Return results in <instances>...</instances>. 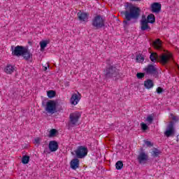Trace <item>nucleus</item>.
I'll list each match as a JSON object with an SVG mask.
<instances>
[{
	"label": "nucleus",
	"instance_id": "9b49d317",
	"mask_svg": "<svg viewBox=\"0 0 179 179\" xmlns=\"http://www.w3.org/2000/svg\"><path fill=\"white\" fill-rule=\"evenodd\" d=\"M176 131L174 130V127L173 126V122H171L165 131V136L169 138V136H173Z\"/></svg>",
	"mask_w": 179,
	"mask_h": 179
},
{
	"label": "nucleus",
	"instance_id": "72a5a7b5",
	"mask_svg": "<svg viewBox=\"0 0 179 179\" xmlns=\"http://www.w3.org/2000/svg\"><path fill=\"white\" fill-rule=\"evenodd\" d=\"M136 76H137L138 79H142V78L145 77V74L143 73H138L136 74Z\"/></svg>",
	"mask_w": 179,
	"mask_h": 179
},
{
	"label": "nucleus",
	"instance_id": "2f4dec72",
	"mask_svg": "<svg viewBox=\"0 0 179 179\" xmlns=\"http://www.w3.org/2000/svg\"><path fill=\"white\" fill-rule=\"evenodd\" d=\"M170 118H171V120H173V121H178V120H179L178 116H175L172 113L170 114Z\"/></svg>",
	"mask_w": 179,
	"mask_h": 179
},
{
	"label": "nucleus",
	"instance_id": "4468645a",
	"mask_svg": "<svg viewBox=\"0 0 179 179\" xmlns=\"http://www.w3.org/2000/svg\"><path fill=\"white\" fill-rule=\"evenodd\" d=\"M156 66L153 65H148L145 69V72L148 73V75H153L154 73H156Z\"/></svg>",
	"mask_w": 179,
	"mask_h": 179
},
{
	"label": "nucleus",
	"instance_id": "f704fd0d",
	"mask_svg": "<svg viewBox=\"0 0 179 179\" xmlns=\"http://www.w3.org/2000/svg\"><path fill=\"white\" fill-rule=\"evenodd\" d=\"M41 141V140L40 139V138H36L34 141V143L35 145H40V142Z\"/></svg>",
	"mask_w": 179,
	"mask_h": 179
},
{
	"label": "nucleus",
	"instance_id": "a878e982",
	"mask_svg": "<svg viewBox=\"0 0 179 179\" xmlns=\"http://www.w3.org/2000/svg\"><path fill=\"white\" fill-rule=\"evenodd\" d=\"M153 118H155V116L153 115H149L146 119L145 121L148 122V124H152L153 122Z\"/></svg>",
	"mask_w": 179,
	"mask_h": 179
},
{
	"label": "nucleus",
	"instance_id": "4c0bfd02",
	"mask_svg": "<svg viewBox=\"0 0 179 179\" xmlns=\"http://www.w3.org/2000/svg\"><path fill=\"white\" fill-rule=\"evenodd\" d=\"M48 68H49V66L48 64L47 66L43 67V71H47L48 69Z\"/></svg>",
	"mask_w": 179,
	"mask_h": 179
},
{
	"label": "nucleus",
	"instance_id": "9d476101",
	"mask_svg": "<svg viewBox=\"0 0 179 179\" xmlns=\"http://www.w3.org/2000/svg\"><path fill=\"white\" fill-rule=\"evenodd\" d=\"M77 15L80 22H83L89 20V15L87 13L80 11Z\"/></svg>",
	"mask_w": 179,
	"mask_h": 179
},
{
	"label": "nucleus",
	"instance_id": "393cba45",
	"mask_svg": "<svg viewBox=\"0 0 179 179\" xmlns=\"http://www.w3.org/2000/svg\"><path fill=\"white\" fill-rule=\"evenodd\" d=\"M159 155H160V151L156 148H154L151 152V155L152 156V157H157Z\"/></svg>",
	"mask_w": 179,
	"mask_h": 179
},
{
	"label": "nucleus",
	"instance_id": "7ed1b4c3",
	"mask_svg": "<svg viewBox=\"0 0 179 179\" xmlns=\"http://www.w3.org/2000/svg\"><path fill=\"white\" fill-rule=\"evenodd\" d=\"M106 76L107 78H115V80L120 79V72L115 67H110L106 70Z\"/></svg>",
	"mask_w": 179,
	"mask_h": 179
},
{
	"label": "nucleus",
	"instance_id": "c85d7f7f",
	"mask_svg": "<svg viewBox=\"0 0 179 179\" xmlns=\"http://www.w3.org/2000/svg\"><path fill=\"white\" fill-rule=\"evenodd\" d=\"M136 61L137 62H143V61H145V57L142 55H138L136 56Z\"/></svg>",
	"mask_w": 179,
	"mask_h": 179
},
{
	"label": "nucleus",
	"instance_id": "c756f323",
	"mask_svg": "<svg viewBox=\"0 0 179 179\" xmlns=\"http://www.w3.org/2000/svg\"><path fill=\"white\" fill-rule=\"evenodd\" d=\"M29 160H30V157H29V156H24L22 157V162L23 164H27V163H29Z\"/></svg>",
	"mask_w": 179,
	"mask_h": 179
},
{
	"label": "nucleus",
	"instance_id": "6e6552de",
	"mask_svg": "<svg viewBox=\"0 0 179 179\" xmlns=\"http://www.w3.org/2000/svg\"><path fill=\"white\" fill-rule=\"evenodd\" d=\"M24 50V48L23 46H16L13 48V46L11 47L12 50V55H14L15 57H22V54H23V51Z\"/></svg>",
	"mask_w": 179,
	"mask_h": 179
},
{
	"label": "nucleus",
	"instance_id": "f257e3e1",
	"mask_svg": "<svg viewBox=\"0 0 179 179\" xmlns=\"http://www.w3.org/2000/svg\"><path fill=\"white\" fill-rule=\"evenodd\" d=\"M125 11H122L121 15L124 16L125 19L129 22V20H136L141 15V9L135 6V5L131 3H127L124 5Z\"/></svg>",
	"mask_w": 179,
	"mask_h": 179
},
{
	"label": "nucleus",
	"instance_id": "7c9ffc66",
	"mask_svg": "<svg viewBox=\"0 0 179 179\" xmlns=\"http://www.w3.org/2000/svg\"><path fill=\"white\" fill-rule=\"evenodd\" d=\"M57 134V130L53 129L50 131L49 136L50 138H52V136H55V134Z\"/></svg>",
	"mask_w": 179,
	"mask_h": 179
},
{
	"label": "nucleus",
	"instance_id": "6ab92c4d",
	"mask_svg": "<svg viewBox=\"0 0 179 179\" xmlns=\"http://www.w3.org/2000/svg\"><path fill=\"white\" fill-rule=\"evenodd\" d=\"M48 44H50V41L48 40L41 41L39 43V45L41 47V51H44V50H45V48L47 47V45H48Z\"/></svg>",
	"mask_w": 179,
	"mask_h": 179
},
{
	"label": "nucleus",
	"instance_id": "39448f33",
	"mask_svg": "<svg viewBox=\"0 0 179 179\" xmlns=\"http://www.w3.org/2000/svg\"><path fill=\"white\" fill-rule=\"evenodd\" d=\"M92 26L96 27V29H101V27H104V20L101 16L97 15L92 20Z\"/></svg>",
	"mask_w": 179,
	"mask_h": 179
},
{
	"label": "nucleus",
	"instance_id": "20e7f679",
	"mask_svg": "<svg viewBox=\"0 0 179 179\" xmlns=\"http://www.w3.org/2000/svg\"><path fill=\"white\" fill-rule=\"evenodd\" d=\"M81 114L79 112H74L70 114V125L72 127H76L78 122H79V118H80Z\"/></svg>",
	"mask_w": 179,
	"mask_h": 179
},
{
	"label": "nucleus",
	"instance_id": "f8f14e48",
	"mask_svg": "<svg viewBox=\"0 0 179 179\" xmlns=\"http://www.w3.org/2000/svg\"><path fill=\"white\" fill-rule=\"evenodd\" d=\"M151 10L154 13H159L162 10V4L159 3H154L151 5Z\"/></svg>",
	"mask_w": 179,
	"mask_h": 179
},
{
	"label": "nucleus",
	"instance_id": "473e14b6",
	"mask_svg": "<svg viewBox=\"0 0 179 179\" xmlns=\"http://www.w3.org/2000/svg\"><path fill=\"white\" fill-rule=\"evenodd\" d=\"M141 129H142L143 131H146V129H148V124H147L141 123Z\"/></svg>",
	"mask_w": 179,
	"mask_h": 179
},
{
	"label": "nucleus",
	"instance_id": "aec40b11",
	"mask_svg": "<svg viewBox=\"0 0 179 179\" xmlns=\"http://www.w3.org/2000/svg\"><path fill=\"white\" fill-rule=\"evenodd\" d=\"M148 21H146V18H142L141 20V30H148L149 29V25L148 24Z\"/></svg>",
	"mask_w": 179,
	"mask_h": 179
},
{
	"label": "nucleus",
	"instance_id": "412c9836",
	"mask_svg": "<svg viewBox=\"0 0 179 179\" xmlns=\"http://www.w3.org/2000/svg\"><path fill=\"white\" fill-rule=\"evenodd\" d=\"M146 22L147 23H151V24L155 23V22H156V17H155V15L153 14L148 15L146 19Z\"/></svg>",
	"mask_w": 179,
	"mask_h": 179
},
{
	"label": "nucleus",
	"instance_id": "58836bf2",
	"mask_svg": "<svg viewBox=\"0 0 179 179\" xmlns=\"http://www.w3.org/2000/svg\"><path fill=\"white\" fill-rule=\"evenodd\" d=\"M123 23H124V24H127V23H128V21L124 20V21L123 22Z\"/></svg>",
	"mask_w": 179,
	"mask_h": 179
},
{
	"label": "nucleus",
	"instance_id": "bb28decb",
	"mask_svg": "<svg viewBox=\"0 0 179 179\" xmlns=\"http://www.w3.org/2000/svg\"><path fill=\"white\" fill-rule=\"evenodd\" d=\"M122 167H124V164H122V162L118 161L117 162H116L115 168L117 170H121Z\"/></svg>",
	"mask_w": 179,
	"mask_h": 179
},
{
	"label": "nucleus",
	"instance_id": "5701e85b",
	"mask_svg": "<svg viewBox=\"0 0 179 179\" xmlns=\"http://www.w3.org/2000/svg\"><path fill=\"white\" fill-rule=\"evenodd\" d=\"M15 71V68L13 67L12 65H8L5 69L4 71L6 72V73H13V71Z\"/></svg>",
	"mask_w": 179,
	"mask_h": 179
},
{
	"label": "nucleus",
	"instance_id": "2eb2a0df",
	"mask_svg": "<svg viewBox=\"0 0 179 179\" xmlns=\"http://www.w3.org/2000/svg\"><path fill=\"white\" fill-rule=\"evenodd\" d=\"M49 149L50 152H57L58 150V143L55 141H52L49 143Z\"/></svg>",
	"mask_w": 179,
	"mask_h": 179
},
{
	"label": "nucleus",
	"instance_id": "0eeeda50",
	"mask_svg": "<svg viewBox=\"0 0 179 179\" xmlns=\"http://www.w3.org/2000/svg\"><path fill=\"white\" fill-rule=\"evenodd\" d=\"M171 58H173V55H171L170 52H166L159 57V61L161 64H163L164 65L167 64L169 61L171 59Z\"/></svg>",
	"mask_w": 179,
	"mask_h": 179
},
{
	"label": "nucleus",
	"instance_id": "ddd939ff",
	"mask_svg": "<svg viewBox=\"0 0 179 179\" xmlns=\"http://www.w3.org/2000/svg\"><path fill=\"white\" fill-rule=\"evenodd\" d=\"M138 162H139L140 164H145L146 163V162H148V157L146 153L141 152L138 155Z\"/></svg>",
	"mask_w": 179,
	"mask_h": 179
},
{
	"label": "nucleus",
	"instance_id": "dca6fc26",
	"mask_svg": "<svg viewBox=\"0 0 179 179\" xmlns=\"http://www.w3.org/2000/svg\"><path fill=\"white\" fill-rule=\"evenodd\" d=\"M21 57H23L24 59H30L31 57H33V55L30 53V51L27 50V48H24V50L22 51V54L21 55Z\"/></svg>",
	"mask_w": 179,
	"mask_h": 179
},
{
	"label": "nucleus",
	"instance_id": "a211bd4d",
	"mask_svg": "<svg viewBox=\"0 0 179 179\" xmlns=\"http://www.w3.org/2000/svg\"><path fill=\"white\" fill-rule=\"evenodd\" d=\"M70 166L73 170H76L79 167V159H74L71 162Z\"/></svg>",
	"mask_w": 179,
	"mask_h": 179
},
{
	"label": "nucleus",
	"instance_id": "f3484780",
	"mask_svg": "<svg viewBox=\"0 0 179 179\" xmlns=\"http://www.w3.org/2000/svg\"><path fill=\"white\" fill-rule=\"evenodd\" d=\"M152 45L155 50H163V44L162 43V41L160 39H156L153 43Z\"/></svg>",
	"mask_w": 179,
	"mask_h": 179
},
{
	"label": "nucleus",
	"instance_id": "1a4fd4ad",
	"mask_svg": "<svg viewBox=\"0 0 179 179\" xmlns=\"http://www.w3.org/2000/svg\"><path fill=\"white\" fill-rule=\"evenodd\" d=\"M79 101H80V94H79V92L73 94L70 99L71 104L77 106Z\"/></svg>",
	"mask_w": 179,
	"mask_h": 179
},
{
	"label": "nucleus",
	"instance_id": "423d86ee",
	"mask_svg": "<svg viewBox=\"0 0 179 179\" xmlns=\"http://www.w3.org/2000/svg\"><path fill=\"white\" fill-rule=\"evenodd\" d=\"M75 153L78 159H83V157L87 155V148L85 146H79L75 151Z\"/></svg>",
	"mask_w": 179,
	"mask_h": 179
},
{
	"label": "nucleus",
	"instance_id": "e433bc0d",
	"mask_svg": "<svg viewBox=\"0 0 179 179\" xmlns=\"http://www.w3.org/2000/svg\"><path fill=\"white\" fill-rule=\"evenodd\" d=\"M144 143L145 145H146V146H152V143L150 141H144Z\"/></svg>",
	"mask_w": 179,
	"mask_h": 179
},
{
	"label": "nucleus",
	"instance_id": "b1692460",
	"mask_svg": "<svg viewBox=\"0 0 179 179\" xmlns=\"http://www.w3.org/2000/svg\"><path fill=\"white\" fill-rule=\"evenodd\" d=\"M158 58H159V55H157V53L156 52H152L150 55V61H152V62H156Z\"/></svg>",
	"mask_w": 179,
	"mask_h": 179
},
{
	"label": "nucleus",
	"instance_id": "cd10ccee",
	"mask_svg": "<svg viewBox=\"0 0 179 179\" xmlns=\"http://www.w3.org/2000/svg\"><path fill=\"white\" fill-rule=\"evenodd\" d=\"M47 96L50 99H52V97H55V92L52 90H50L47 92Z\"/></svg>",
	"mask_w": 179,
	"mask_h": 179
},
{
	"label": "nucleus",
	"instance_id": "c9c22d12",
	"mask_svg": "<svg viewBox=\"0 0 179 179\" xmlns=\"http://www.w3.org/2000/svg\"><path fill=\"white\" fill-rule=\"evenodd\" d=\"M157 93H158V94H160V93H163V88L159 87L157 88Z\"/></svg>",
	"mask_w": 179,
	"mask_h": 179
},
{
	"label": "nucleus",
	"instance_id": "4be33fe9",
	"mask_svg": "<svg viewBox=\"0 0 179 179\" xmlns=\"http://www.w3.org/2000/svg\"><path fill=\"white\" fill-rule=\"evenodd\" d=\"M144 86L145 89H152L153 87V80H147L144 82Z\"/></svg>",
	"mask_w": 179,
	"mask_h": 179
},
{
	"label": "nucleus",
	"instance_id": "f03ea898",
	"mask_svg": "<svg viewBox=\"0 0 179 179\" xmlns=\"http://www.w3.org/2000/svg\"><path fill=\"white\" fill-rule=\"evenodd\" d=\"M45 110L49 114H55L57 113V102L55 101H49L46 103Z\"/></svg>",
	"mask_w": 179,
	"mask_h": 179
}]
</instances>
